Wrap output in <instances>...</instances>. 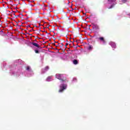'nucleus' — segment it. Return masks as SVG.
<instances>
[{
	"instance_id": "1",
	"label": "nucleus",
	"mask_w": 130,
	"mask_h": 130,
	"mask_svg": "<svg viewBox=\"0 0 130 130\" xmlns=\"http://www.w3.org/2000/svg\"><path fill=\"white\" fill-rule=\"evenodd\" d=\"M55 77L56 79L60 80L61 83H66L67 82H69L68 79H67V77L63 76V74H56L55 75Z\"/></svg>"
},
{
	"instance_id": "2",
	"label": "nucleus",
	"mask_w": 130,
	"mask_h": 130,
	"mask_svg": "<svg viewBox=\"0 0 130 130\" xmlns=\"http://www.w3.org/2000/svg\"><path fill=\"white\" fill-rule=\"evenodd\" d=\"M116 0H108V9H112L116 3Z\"/></svg>"
},
{
	"instance_id": "3",
	"label": "nucleus",
	"mask_w": 130,
	"mask_h": 130,
	"mask_svg": "<svg viewBox=\"0 0 130 130\" xmlns=\"http://www.w3.org/2000/svg\"><path fill=\"white\" fill-rule=\"evenodd\" d=\"M67 84H61L59 86V92L61 93V92H63L66 89H67Z\"/></svg>"
},
{
	"instance_id": "4",
	"label": "nucleus",
	"mask_w": 130,
	"mask_h": 130,
	"mask_svg": "<svg viewBox=\"0 0 130 130\" xmlns=\"http://www.w3.org/2000/svg\"><path fill=\"white\" fill-rule=\"evenodd\" d=\"M109 45H111L113 48H115V47H116V45H115L114 42H111L109 43Z\"/></svg>"
},
{
	"instance_id": "5",
	"label": "nucleus",
	"mask_w": 130,
	"mask_h": 130,
	"mask_svg": "<svg viewBox=\"0 0 130 130\" xmlns=\"http://www.w3.org/2000/svg\"><path fill=\"white\" fill-rule=\"evenodd\" d=\"M16 62H18V64H24V61H22V60H16Z\"/></svg>"
},
{
	"instance_id": "6",
	"label": "nucleus",
	"mask_w": 130,
	"mask_h": 130,
	"mask_svg": "<svg viewBox=\"0 0 130 130\" xmlns=\"http://www.w3.org/2000/svg\"><path fill=\"white\" fill-rule=\"evenodd\" d=\"M99 39L100 40H101V41H102L103 43L104 44H105V40H104V38H103V37H101V38H99Z\"/></svg>"
},
{
	"instance_id": "7",
	"label": "nucleus",
	"mask_w": 130,
	"mask_h": 130,
	"mask_svg": "<svg viewBox=\"0 0 130 130\" xmlns=\"http://www.w3.org/2000/svg\"><path fill=\"white\" fill-rule=\"evenodd\" d=\"M32 45H34V46H35L36 47H38L39 48V45H38V44L36 43H32Z\"/></svg>"
},
{
	"instance_id": "8",
	"label": "nucleus",
	"mask_w": 130,
	"mask_h": 130,
	"mask_svg": "<svg viewBox=\"0 0 130 130\" xmlns=\"http://www.w3.org/2000/svg\"><path fill=\"white\" fill-rule=\"evenodd\" d=\"M73 63L74 64H78V61L77 60H74Z\"/></svg>"
},
{
	"instance_id": "9",
	"label": "nucleus",
	"mask_w": 130,
	"mask_h": 130,
	"mask_svg": "<svg viewBox=\"0 0 130 130\" xmlns=\"http://www.w3.org/2000/svg\"><path fill=\"white\" fill-rule=\"evenodd\" d=\"M88 49H89V50H91V49H92V46H89L88 47Z\"/></svg>"
},
{
	"instance_id": "10",
	"label": "nucleus",
	"mask_w": 130,
	"mask_h": 130,
	"mask_svg": "<svg viewBox=\"0 0 130 130\" xmlns=\"http://www.w3.org/2000/svg\"><path fill=\"white\" fill-rule=\"evenodd\" d=\"M35 51L36 53H39V51H38V50H35Z\"/></svg>"
},
{
	"instance_id": "11",
	"label": "nucleus",
	"mask_w": 130,
	"mask_h": 130,
	"mask_svg": "<svg viewBox=\"0 0 130 130\" xmlns=\"http://www.w3.org/2000/svg\"><path fill=\"white\" fill-rule=\"evenodd\" d=\"M29 70H30V67L28 66V67L26 68V71H29Z\"/></svg>"
},
{
	"instance_id": "12",
	"label": "nucleus",
	"mask_w": 130,
	"mask_h": 130,
	"mask_svg": "<svg viewBox=\"0 0 130 130\" xmlns=\"http://www.w3.org/2000/svg\"><path fill=\"white\" fill-rule=\"evenodd\" d=\"M122 2L123 3V4H124V3L126 2V0H122Z\"/></svg>"
},
{
	"instance_id": "13",
	"label": "nucleus",
	"mask_w": 130,
	"mask_h": 130,
	"mask_svg": "<svg viewBox=\"0 0 130 130\" xmlns=\"http://www.w3.org/2000/svg\"><path fill=\"white\" fill-rule=\"evenodd\" d=\"M73 81H77V78H73Z\"/></svg>"
},
{
	"instance_id": "14",
	"label": "nucleus",
	"mask_w": 130,
	"mask_h": 130,
	"mask_svg": "<svg viewBox=\"0 0 130 130\" xmlns=\"http://www.w3.org/2000/svg\"><path fill=\"white\" fill-rule=\"evenodd\" d=\"M67 45H69V43H66V46H67Z\"/></svg>"
},
{
	"instance_id": "15",
	"label": "nucleus",
	"mask_w": 130,
	"mask_h": 130,
	"mask_svg": "<svg viewBox=\"0 0 130 130\" xmlns=\"http://www.w3.org/2000/svg\"><path fill=\"white\" fill-rule=\"evenodd\" d=\"M46 68H47V69H48V66H47V67H46Z\"/></svg>"
},
{
	"instance_id": "16",
	"label": "nucleus",
	"mask_w": 130,
	"mask_h": 130,
	"mask_svg": "<svg viewBox=\"0 0 130 130\" xmlns=\"http://www.w3.org/2000/svg\"><path fill=\"white\" fill-rule=\"evenodd\" d=\"M129 18H130V14H129Z\"/></svg>"
}]
</instances>
